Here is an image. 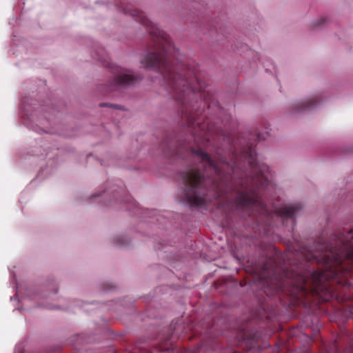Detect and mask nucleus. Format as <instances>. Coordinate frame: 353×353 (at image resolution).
<instances>
[{"label":"nucleus","instance_id":"obj_4","mask_svg":"<svg viewBox=\"0 0 353 353\" xmlns=\"http://www.w3.org/2000/svg\"><path fill=\"white\" fill-rule=\"evenodd\" d=\"M192 203H195V204H199V203H198V202H196V201H192Z\"/></svg>","mask_w":353,"mask_h":353},{"label":"nucleus","instance_id":"obj_1","mask_svg":"<svg viewBox=\"0 0 353 353\" xmlns=\"http://www.w3.org/2000/svg\"><path fill=\"white\" fill-rule=\"evenodd\" d=\"M201 177L197 172L193 171L189 174L188 182L192 185H194L200 181Z\"/></svg>","mask_w":353,"mask_h":353},{"label":"nucleus","instance_id":"obj_3","mask_svg":"<svg viewBox=\"0 0 353 353\" xmlns=\"http://www.w3.org/2000/svg\"><path fill=\"white\" fill-rule=\"evenodd\" d=\"M198 155H201L203 159L206 160V161H209V157L208 156L204 153L203 152H200L199 153L197 154Z\"/></svg>","mask_w":353,"mask_h":353},{"label":"nucleus","instance_id":"obj_2","mask_svg":"<svg viewBox=\"0 0 353 353\" xmlns=\"http://www.w3.org/2000/svg\"><path fill=\"white\" fill-rule=\"evenodd\" d=\"M131 81V77L130 75H124L123 77L122 81L123 83H129Z\"/></svg>","mask_w":353,"mask_h":353}]
</instances>
